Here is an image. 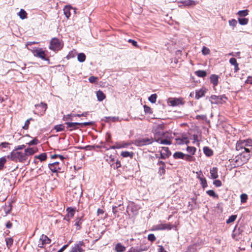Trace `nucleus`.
I'll use <instances>...</instances> for the list:
<instances>
[{
  "label": "nucleus",
  "mask_w": 252,
  "mask_h": 252,
  "mask_svg": "<svg viewBox=\"0 0 252 252\" xmlns=\"http://www.w3.org/2000/svg\"><path fill=\"white\" fill-rule=\"evenodd\" d=\"M64 125L66 126V131L71 132L73 130L79 129L80 127L89 126H94L95 125V122L90 121L84 123L67 122H65Z\"/></svg>",
  "instance_id": "1"
},
{
  "label": "nucleus",
  "mask_w": 252,
  "mask_h": 252,
  "mask_svg": "<svg viewBox=\"0 0 252 252\" xmlns=\"http://www.w3.org/2000/svg\"><path fill=\"white\" fill-rule=\"evenodd\" d=\"M7 158L16 162H24L27 160L25 154L24 152L16 150H13Z\"/></svg>",
  "instance_id": "2"
},
{
  "label": "nucleus",
  "mask_w": 252,
  "mask_h": 252,
  "mask_svg": "<svg viewBox=\"0 0 252 252\" xmlns=\"http://www.w3.org/2000/svg\"><path fill=\"white\" fill-rule=\"evenodd\" d=\"M126 114V117H131L132 118L134 119H139L141 120H144L145 119H148L150 117L149 116H148L150 114H151L152 111H142V113L139 114L140 111H131L132 113H130L128 116V111H124Z\"/></svg>",
  "instance_id": "3"
},
{
  "label": "nucleus",
  "mask_w": 252,
  "mask_h": 252,
  "mask_svg": "<svg viewBox=\"0 0 252 252\" xmlns=\"http://www.w3.org/2000/svg\"><path fill=\"white\" fill-rule=\"evenodd\" d=\"M168 106L172 107H180L185 103L184 99L182 97H169L166 100Z\"/></svg>",
  "instance_id": "4"
},
{
  "label": "nucleus",
  "mask_w": 252,
  "mask_h": 252,
  "mask_svg": "<svg viewBox=\"0 0 252 252\" xmlns=\"http://www.w3.org/2000/svg\"><path fill=\"white\" fill-rule=\"evenodd\" d=\"M89 115L88 111L82 113L81 114H75L71 113L66 115H63V121L65 122H72L77 120V117H86Z\"/></svg>",
  "instance_id": "5"
},
{
  "label": "nucleus",
  "mask_w": 252,
  "mask_h": 252,
  "mask_svg": "<svg viewBox=\"0 0 252 252\" xmlns=\"http://www.w3.org/2000/svg\"><path fill=\"white\" fill-rule=\"evenodd\" d=\"M154 142L152 137H144L139 138L134 140L133 144L136 146L142 147L151 144Z\"/></svg>",
  "instance_id": "6"
},
{
  "label": "nucleus",
  "mask_w": 252,
  "mask_h": 252,
  "mask_svg": "<svg viewBox=\"0 0 252 252\" xmlns=\"http://www.w3.org/2000/svg\"><path fill=\"white\" fill-rule=\"evenodd\" d=\"M252 155V154H248V153L241 151L240 154L236 157L235 162L236 163L239 162L237 164L238 166L239 165H242L244 163H246L249 160Z\"/></svg>",
  "instance_id": "7"
},
{
  "label": "nucleus",
  "mask_w": 252,
  "mask_h": 252,
  "mask_svg": "<svg viewBox=\"0 0 252 252\" xmlns=\"http://www.w3.org/2000/svg\"><path fill=\"white\" fill-rule=\"evenodd\" d=\"M63 47V44L60 40L57 38H53L50 41L49 49L54 51H58Z\"/></svg>",
  "instance_id": "8"
},
{
  "label": "nucleus",
  "mask_w": 252,
  "mask_h": 252,
  "mask_svg": "<svg viewBox=\"0 0 252 252\" xmlns=\"http://www.w3.org/2000/svg\"><path fill=\"white\" fill-rule=\"evenodd\" d=\"M122 120L127 121L128 117H124L120 114L118 116L104 117L102 119V121H104L105 123L120 122Z\"/></svg>",
  "instance_id": "9"
},
{
  "label": "nucleus",
  "mask_w": 252,
  "mask_h": 252,
  "mask_svg": "<svg viewBox=\"0 0 252 252\" xmlns=\"http://www.w3.org/2000/svg\"><path fill=\"white\" fill-rule=\"evenodd\" d=\"M175 227V226L170 223H160L153 227L154 230H171L172 228Z\"/></svg>",
  "instance_id": "10"
},
{
  "label": "nucleus",
  "mask_w": 252,
  "mask_h": 252,
  "mask_svg": "<svg viewBox=\"0 0 252 252\" xmlns=\"http://www.w3.org/2000/svg\"><path fill=\"white\" fill-rule=\"evenodd\" d=\"M51 242V240L47 237V236L42 234L39 238L38 247L40 248H43L45 247V245L46 244H49Z\"/></svg>",
  "instance_id": "11"
},
{
  "label": "nucleus",
  "mask_w": 252,
  "mask_h": 252,
  "mask_svg": "<svg viewBox=\"0 0 252 252\" xmlns=\"http://www.w3.org/2000/svg\"><path fill=\"white\" fill-rule=\"evenodd\" d=\"M223 99H226L224 95L217 96L216 95H212L210 98V101L212 104H219L221 103Z\"/></svg>",
  "instance_id": "12"
},
{
  "label": "nucleus",
  "mask_w": 252,
  "mask_h": 252,
  "mask_svg": "<svg viewBox=\"0 0 252 252\" xmlns=\"http://www.w3.org/2000/svg\"><path fill=\"white\" fill-rule=\"evenodd\" d=\"M85 247V244L83 241H79L78 243L75 244L73 247L71 248L70 252H84L85 250L82 248Z\"/></svg>",
  "instance_id": "13"
},
{
  "label": "nucleus",
  "mask_w": 252,
  "mask_h": 252,
  "mask_svg": "<svg viewBox=\"0 0 252 252\" xmlns=\"http://www.w3.org/2000/svg\"><path fill=\"white\" fill-rule=\"evenodd\" d=\"M34 56L40 58L41 59L44 61H49V60L46 58V54L41 48H38L34 50L33 51Z\"/></svg>",
  "instance_id": "14"
},
{
  "label": "nucleus",
  "mask_w": 252,
  "mask_h": 252,
  "mask_svg": "<svg viewBox=\"0 0 252 252\" xmlns=\"http://www.w3.org/2000/svg\"><path fill=\"white\" fill-rule=\"evenodd\" d=\"M48 167L53 173H58L61 169L60 164L57 161L48 164Z\"/></svg>",
  "instance_id": "15"
},
{
  "label": "nucleus",
  "mask_w": 252,
  "mask_h": 252,
  "mask_svg": "<svg viewBox=\"0 0 252 252\" xmlns=\"http://www.w3.org/2000/svg\"><path fill=\"white\" fill-rule=\"evenodd\" d=\"M148 249V247L143 245L140 246H136L134 247H131L129 250V252H141L143 251H147Z\"/></svg>",
  "instance_id": "16"
},
{
  "label": "nucleus",
  "mask_w": 252,
  "mask_h": 252,
  "mask_svg": "<svg viewBox=\"0 0 252 252\" xmlns=\"http://www.w3.org/2000/svg\"><path fill=\"white\" fill-rule=\"evenodd\" d=\"M207 91V89L205 88H202L199 90H196L195 92V98L197 99H199L200 98L204 96L205 94L206 93Z\"/></svg>",
  "instance_id": "17"
},
{
  "label": "nucleus",
  "mask_w": 252,
  "mask_h": 252,
  "mask_svg": "<svg viewBox=\"0 0 252 252\" xmlns=\"http://www.w3.org/2000/svg\"><path fill=\"white\" fill-rule=\"evenodd\" d=\"M178 3H182L184 7H189L195 5L197 2L193 0H186L184 1H178Z\"/></svg>",
  "instance_id": "18"
},
{
  "label": "nucleus",
  "mask_w": 252,
  "mask_h": 252,
  "mask_svg": "<svg viewBox=\"0 0 252 252\" xmlns=\"http://www.w3.org/2000/svg\"><path fill=\"white\" fill-rule=\"evenodd\" d=\"M130 145V143L122 142L121 143H117L116 145L110 146V149H116L127 148Z\"/></svg>",
  "instance_id": "19"
},
{
  "label": "nucleus",
  "mask_w": 252,
  "mask_h": 252,
  "mask_svg": "<svg viewBox=\"0 0 252 252\" xmlns=\"http://www.w3.org/2000/svg\"><path fill=\"white\" fill-rule=\"evenodd\" d=\"M84 214H82L81 216L76 218L75 220V225L77 226L76 229L80 230L81 228V224L83 221Z\"/></svg>",
  "instance_id": "20"
},
{
  "label": "nucleus",
  "mask_w": 252,
  "mask_h": 252,
  "mask_svg": "<svg viewBox=\"0 0 252 252\" xmlns=\"http://www.w3.org/2000/svg\"><path fill=\"white\" fill-rule=\"evenodd\" d=\"M162 126L160 125H158L154 127L153 128V130L155 133V134L158 135H163L164 134L163 131L162 130Z\"/></svg>",
  "instance_id": "21"
},
{
  "label": "nucleus",
  "mask_w": 252,
  "mask_h": 252,
  "mask_svg": "<svg viewBox=\"0 0 252 252\" xmlns=\"http://www.w3.org/2000/svg\"><path fill=\"white\" fill-rule=\"evenodd\" d=\"M245 147H246V144H244V143L243 141V140L240 139L237 141L236 144V150L238 151H242Z\"/></svg>",
  "instance_id": "22"
},
{
  "label": "nucleus",
  "mask_w": 252,
  "mask_h": 252,
  "mask_svg": "<svg viewBox=\"0 0 252 252\" xmlns=\"http://www.w3.org/2000/svg\"><path fill=\"white\" fill-rule=\"evenodd\" d=\"M210 174L212 179H215L218 178V168L216 167L211 168L210 169Z\"/></svg>",
  "instance_id": "23"
},
{
  "label": "nucleus",
  "mask_w": 252,
  "mask_h": 252,
  "mask_svg": "<svg viewBox=\"0 0 252 252\" xmlns=\"http://www.w3.org/2000/svg\"><path fill=\"white\" fill-rule=\"evenodd\" d=\"M126 247L119 243L116 245L115 250L117 252H124L126 251Z\"/></svg>",
  "instance_id": "24"
},
{
  "label": "nucleus",
  "mask_w": 252,
  "mask_h": 252,
  "mask_svg": "<svg viewBox=\"0 0 252 252\" xmlns=\"http://www.w3.org/2000/svg\"><path fill=\"white\" fill-rule=\"evenodd\" d=\"M71 8L72 7H71V6L66 5L64 7L63 9L64 14L67 19H68L70 16V11Z\"/></svg>",
  "instance_id": "25"
},
{
  "label": "nucleus",
  "mask_w": 252,
  "mask_h": 252,
  "mask_svg": "<svg viewBox=\"0 0 252 252\" xmlns=\"http://www.w3.org/2000/svg\"><path fill=\"white\" fill-rule=\"evenodd\" d=\"M24 153L25 154L26 159H27L29 156L32 155L34 154L35 150L32 148H28L25 150V152Z\"/></svg>",
  "instance_id": "26"
},
{
  "label": "nucleus",
  "mask_w": 252,
  "mask_h": 252,
  "mask_svg": "<svg viewBox=\"0 0 252 252\" xmlns=\"http://www.w3.org/2000/svg\"><path fill=\"white\" fill-rule=\"evenodd\" d=\"M54 128L57 132L66 131V126H64L63 124L56 125Z\"/></svg>",
  "instance_id": "27"
},
{
  "label": "nucleus",
  "mask_w": 252,
  "mask_h": 252,
  "mask_svg": "<svg viewBox=\"0 0 252 252\" xmlns=\"http://www.w3.org/2000/svg\"><path fill=\"white\" fill-rule=\"evenodd\" d=\"M203 152L207 157H209L213 155V150L208 147H204L203 148Z\"/></svg>",
  "instance_id": "28"
},
{
  "label": "nucleus",
  "mask_w": 252,
  "mask_h": 252,
  "mask_svg": "<svg viewBox=\"0 0 252 252\" xmlns=\"http://www.w3.org/2000/svg\"><path fill=\"white\" fill-rule=\"evenodd\" d=\"M185 154L181 152H176L173 156L175 159H184Z\"/></svg>",
  "instance_id": "29"
},
{
  "label": "nucleus",
  "mask_w": 252,
  "mask_h": 252,
  "mask_svg": "<svg viewBox=\"0 0 252 252\" xmlns=\"http://www.w3.org/2000/svg\"><path fill=\"white\" fill-rule=\"evenodd\" d=\"M218 76L215 74H213L210 76V80L213 83L214 87L217 86L218 84Z\"/></svg>",
  "instance_id": "30"
},
{
  "label": "nucleus",
  "mask_w": 252,
  "mask_h": 252,
  "mask_svg": "<svg viewBox=\"0 0 252 252\" xmlns=\"http://www.w3.org/2000/svg\"><path fill=\"white\" fill-rule=\"evenodd\" d=\"M66 212H67V217H73L74 216L75 212V208L72 207H67L66 208Z\"/></svg>",
  "instance_id": "31"
},
{
  "label": "nucleus",
  "mask_w": 252,
  "mask_h": 252,
  "mask_svg": "<svg viewBox=\"0 0 252 252\" xmlns=\"http://www.w3.org/2000/svg\"><path fill=\"white\" fill-rule=\"evenodd\" d=\"M96 96L98 101H101L105 98V95L101 91H98L96 92Z\"/></svg>",
  "instance_id": "32"
},
{
  "label": "nucleus",
  "mask_w": 252,
  "mask_h": 252,
  "mask_svg": "<svg viewBox=\"0 0 252 252\" xmlns=\"http://www.w3.org/2000/svg\"><path fill=\"white\" fill-rule=\"evenodd\" d=\"M121 156L123 158L130 157V158H132L134 156V153L132 152L123 151L121 153Z\"/></svg>",
  "instance_id": "33"
},
{
  "label": "nucleus",
  "mask_w": 252,
  "mask_h": 252,
  "mask_svg": "<svg viewBox=\"0 0 252 252\" xmlns=\"http://www.w3.org/2000/svg\"><path fill=\"white\" fill-rule=\"evenodd\" d=\"M197 178L199 180L200 184L203 189L207 187V183L206 179L203 177L202 175V177L198 176Z\"/></svg>",
  "instance_id": "34"
},
{
  "label": "nucleus",
  "mask_w": 252,
  "mask_h": 252,
  "mask_svg": "<svg viewBox=\"0 0 252 252\" xmlns=\"http://www.w3.org/2000/svg\"><path fill=\"white\" fill-rule=\"evenodd\" d=\"M34 158L39 159L40 161H43L46 160L47 156L46 153H43L38 156H35Z\"/></svg>",
  "instance_id": "35"
},
{
  "label": "nucleus",
  "mask_w": 252,
  "mask_h": 252,
  "mask_svg": "<svg viewBox=\"0 0 252 252\" xmlns=\"http://www.w3.org/2000/svg\"><path fill=\"white\" fill-rule=\"evenodd\" d=\"M35 108L36 109H42L46 110L47 109V105L46 103L41 102L40 104L35 105Z\"/></svg>",
  "instance_id": "36"
},
{
  "label": "nucleus",
  "mask_w": 252,
  "mask_h": 252,
  "mask_svg": "<svg viewBox=\"0 0 252 252\" xmlns=\"http://www.w3.org/2000/svg\"><path fill=\"white\" fill-rule=\"evenodd\" d=\"M196 76L199 77H204L207 75V72L205 70H198L195 72Z\"/></svg>",
  "instance_id": "37"
},
{
  "label": "nucleus",
  "mask_w": 252,
  "mask_h": 252,
  "mask_svg": "<svg viewBox=\"0 0 252 252\" xmlns=\"http://www.w3.org/2000/svg\"><path fill=\"white\" fill-rule=\"evenodd\" d=\"M7 157L5 156L0 158V170H2L4 167V164L7 161Z\"/></svg>",
  "instance_id": "38"
},
{
  "label": "nucleus",
  "mask_w": 252,
  "mask_h": 252,
  "mask_svg": "<svg viewBox=\"0 0 252 252\" xmlns=\"http://www.w3.org/2000/svg\"><path fill=\"white\" fill-rule=\"evenodd\" d=\"M77 60L80 63L84 62L86 60V55L83 53H81L77 55Z\"/></svg>",
  "instance_id": "39"
},
{
  "label": "nucleus",
  "mask_w": 252,
  "mask_h": 252,
  "mask_svg": "<svg viewBox=\"0 0 252 252\" xmlns=\"http://www.w3.org/2000/svg\"><path fill=\"white\" fill-rule=\"evenodd\" d=\"M157 98V95L156 94H154L151 95L148 98V100L152 103H155L156 102Z\"/></svg>",
  "instance_id": "40"
},
{
  "label": "nucleus",
  "mask_w": 252,
  "mask_h": 252,
  "mask_svg": "<svg viewBox=\"0 0 252 252\" xmlns=\"http://www.w3.org/2000/svg\"><path fill=\"white\" fill-rule=\"evenodd\" d=\"M196 150V149L194 147L188 146L187 148V152L191 155H193L195 154Z\"/></svg>",
  "instance_id": "41"
},
{
  "label": "nucleus",
  "mask_w": 252,
  "mask_h": 252,
  "mask_svg": "<svg viewBox=\"0 0 252 252\" xmlns=\"http://www.w3.org/2000/svg\"><path fill=\"white\" fill-rule=\"evenodd\" d=\"M19 17L22 19H24L27 18V13L23 9H21L18 14Z\"/></svg>",
  "instance_id": "42"
},
{
  "label": "nucleus",
  "mask_w": 252,
  "mask_h": 252,
  "mask_svg": "<svg viewBox=\"0 0 252 252\" xmlns=\"http://www.w3.org/2000/svg\"><path fill=\"white\" fill-rule=\"evenodd\" d=\"M236 218H237V215H231L229 217L228 219L226 220V223L227 224L230 223L231 222L234 221L236 220Z\"/></svg>",
  "instance_id": "43"
},
{
  "label": "nucleus",
  "mask_w": 252,
  "mask_h": 252,
  "mask_svg": "<svg viewBox=\"0 0 252 252\" xmlns=\"http://www.w3.org/2000/svg\"><path fill=\"white\" fill-rule=\"evenodd\" d=\"M238 21L240 25H246L248 24L249 20L248 19L246 18H239Z\"/></svg>",
  "instance_id": "44"
},
{
  "label": "nucleus",
  "mask_w": 252,
  "mask_h": 252,
  "mask_svg": "<svg viewBox=\"0 0 252 252\" xmlns=\"http://www.w3.org/2000/svg\"><path fill=\"white\" fill-rule=\"evenodd\" d=\"M207 194L214 198H218V195L213 190H208L206 191Z\"/></svg>",
  "instance_id": "45"
},
{
  "label": "nucleus",
  "mask_w": 252,
  "mask_h": 252,
  "mask_svg": "<svg viewBox=\"0 0 252 252\" xmlns=\"http://www.w3.org/2000/svg\"><path fill=\"white\" fill-rule=\"evenodd\" d=\"M165 166H160L159 167L158 171V174L160 176H162V175H164L165 173Z\"/></svg>",
  "instance_id": "46"
},
{
  "label": "nucleus",
  "mask_w": 252,
  "mask_h": 252,
  "mask_svg": "<svg viewBox=\"0 0 252 252\" xmlns=\"http://www.w3.org/2000/svg\"><path fill=\"white\" fill-rule=\"evenodd\" d=\"M237 14L241 17L246 16L248 15V10L247 9L240 10L238 12Z\"/></svg>",
  "instance_id": "47"
},
{
  "label": "nucleus",
  "mask_w": 252,
  "mask_h": 252,
  "mask_svg": "<svg viewBox=\"0 0 252 252\" xmlns=\"http://www.w3.org/2000/svg\"><path fill=\"white\" fill-rule=\"evenodd\" d=\"M159 143L161 144L164 145H171L172 144L171 141L170 139H163L160 140Z\"/></svg>",
  "instance_id": "48"
},
{
  "label": "nucleus",
  "mask_w": 252,
  "mask_h": 252,
  "mask_svg": "<svg viewBox=\"0 0 252 252\" xmlns=\"http://www.w3.org/2000/svg\"><path fill=\"white\" fill-rule=\"evenodd\" d=\"M244 143V144H246V147H251L252 146V139H247L242 140Z\"/></svg>",
  "instance_id": "49"
},
{
  "label": "nucleus",
  "mask_w": 252,
  "mask_h": 252,
  "mask_svg": "<svg viewBox=\"0 0 252 252\" xmlns=\"http://www.w3.org/2000/svg\"><path fill=\"white\" fill-rule=\"evenodd\" d=\"M202 53L203 55H207L210 53V49L206 46H203L202 49Z\"/></svg>",
  "instance_id": "50"
},
{
  "label": "nucleus",
  "mask_w": 252,
  "mask_h": 252,
  "mask_svg": "<svg viewBox=\"0 0 252 252\" xmlns=\"http://www.w3.org/2000/svg\"><path fill=\"white\" fill-rule=\"evenodd\" d=\"M169 157V155H168V154H165V153H163L162 152H160L159 157H158V155H156V157L157 158H161V159H166V158H168Z\"/></svg>",
  "instance_id": "51"
},
{
  "label": "nucleus",
  "mask_w": 252,
  "mask_h": 252,
  "mask_svg": "<svg viewBox=\"0 0 252 252\" xmlns=\"http://www.w3.org/2000/svg\"><path fill=\"white\" fill-rule=\"evenodd\" d=\"M176 143L178 145L184 144V136H182V138H176L175 139Z\"/></svg>",
  "instance_id": "52"
},
{
  "label": "nucleus",
  "mask_w": 252,
  "mask_h": 252,
  "mask_svg": "<svg viewBox=\"0 0 252 252\" xmlns=\"http://www.w3.org/2000/svg\"><path fill=\"white\" fill-rule=\"evenodd\" d=\"M241 198V202L242 203H245L247 201L248 199V195L245 193H243L240 196Z\"/></svg>",
  "instance_id": "53"
},
{
  "label": "nucleus",
  "mask_w": 252,
  "mask_h": 252,
  "mask_svg": "<svg viewBox=\"0 0 252 252\" xmlns=\"http://www.w3.org/2000/svg\"><path fill=\"white\" fill-rule=\"evenodd\" d=\"M32 120H33V119L32 118H30V119H28L25 122V125L23 126V128L24 129H28L29 128V125H30V121H32Z\"/></svg>",
  "instance_id": "54"
},
{
  "label": "nucleus",
  "mask_w": 252,
  "mask_h": 252,
  "mask_svg": "<svg viewBox=\"0 0 252 252\" xmlns=\"http://www.w3.org/2000/svg\"><path fill=\"white\" fill-rule=\"evenodd\" d=\"M188 207L190 211H192V210L198 208V205L195 206L194 204H192L190 202H189L188 203Z\"/></svg>",
  "instance_id": "55"
},
{
  "label": "nucleus",
  "mask_w": 252,
  "mask_h": 252,
  "mask_svg": "<svg viewBox=\"0 0 252 252\" xmlns=\"http://www.w3.org/2000/svg\"><path fill=\"white\" fill-rule=\"evenodd\" d=\"M237 24V21L235 19H231L229 21V25L233 27H235Z\"/></svg>",
  "instance_id": "56"
},
{
  "label": "nucleus",
  "mask_w": 252,
  "mask_h": 252,
  "mask_svg": "<svg viewBox=\"0 0 252 252\" xmlns=\"http://www.w3.org/2000/svg\"><path fill=\"white\" fill-rule=\"evenodd\" d=\"M98 80V78L96 77H94V76H92L89 77V81L90 83H96Z\"/></svg>",
  "instance_id": "57"
},
{
  "label": "nucleus",
  "mask_w": 252,
  "mask_h": 252,
  "mask_svg": "<svg viewBox=\"0 0 252 252\" xmlns=\"http://www.w3.org/2000/svg\"><path fill=\"white\" fill-rule=\"evenodd\" d=\"M184 159H185L186 160L188 161H193L194 158L191 155L185 154V158H184Z\"/></svg>",
  "instance_id": "58"
},
{
  "label": "nucleus",
  "mask_w": 252,
  "mask_h": 252,
  "mask_svg": "<svg viewBox=\"0 0 252 252\" xmlns=\"http://www.w3.org/2000/svg\"><path fill=\"white\" fill-rule=\"evenodd\" d=\"M148 239L149 241L153 242L156 240V238L154 234H150L148 236Z\"/></svg>",
  "instance_id": "59"
},
{
  "label": "nucleus",
  "mask_w": 252,
  "mask_h": 252,
  "mask_svg": "<svg viewBox=\"0 0 252 252\" xmlns=\"http://www.w3.org/2000/svg\"><path fill=\"white\" fill-rule=\"evenodd\" d=\"M94 146L87 145L85 147H79L78 149H84L85 150H90L94 148Z\"/></svg>",
  "instance_id": "60"
},
{
  "label": "nucleus",
  "mask_w": 252,
  "mask_h": 252,
  "mask_svg": "<svg viewBox=\"0 0 252 252\" xmlns=\"http://www.w3.org/2000/svg\"><path fill=\"white\" fill-rule=\"evenodd\" d=\"M38 143V140L35 138L33 140L30 141L29 143H28V144L29 146L31 145H36Z\"/></svg>",
  "instance_id": "61"
},
{
  "label": "nucleus",
  "mask_w": 252,
  "mask_h": 252,
  "mask_svg": "<svg viewBox=\"0 0 252 252\" xmlns=\"http://www.w3.org/2000/svg\"><path fill=\"white\" fill-rule=\"evenodd\" d=\"M213 184L217 187H220L222 185L221 181L219 180H216L214 181Z\"/></svg>",
  "instance_id": "62"
},
{
  "label": "nucleus",
  "mask_w": 252,
  "mask_h": 252,
  "mask_svg": "<svg viewBox=\"0 0 252 252\" xmlns=\"http://www.w3.org/2000/svg\"><path fill=\"white\" fill-rule=\"evenodd\" d=\"M230 63L232 65H236L238 64L237 62L236 59L234 58H232L229 60Z\"/></svg>",
  "instance_id": "63"
},
{
  "label": "nucleus",
  "mask_w": 252,
  "mask_h": 252,
  "mask_svg": "<svg viewBox=\"0 0 252 252\" xmlns=\"http://www.w3.org/2000/svg\"><path fill=\"white\" fill-rule=\"evenodd\" d=\"M115 164H116L115 165H114V164H113L112 165H114V169H118L119 168H120L121 166V162L118 159H117L116 160Z\"/></svg>",
  "instance_id": "64"
}]
</instances>
